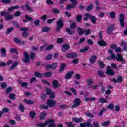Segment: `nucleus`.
Masks as SVG:
<instances>
[{"label":"nucleus","instance_id":"7c9ffc66","mask_svg":"<svg viewBox=\"0 0 127 127\" xmlns=\"http://www.w3.org/2000/svg\"><path fill=\"white\" fill-rule=\"evenodd\" d=\"M14 16L13 15H7L5 17L6 20H11L13 19Z\"/></svg>","mask_w":127,"mask_h":127},{"label":"nucleus","instance_id":"2f4dec72","mask_svg":"<svg viewBox=\"0 0 127 127\" xmlns=\"http://www.w3.org/2000/svg\"><path fill=\"white\" fill-rule=\"evenodd\" d=\"M114 28V26H111L110 27H108L107 29V33L108 34H110L112 33V31H113V29Z\"/></svg>","mask_w":127,"mask_h":127},{"label":"nucleus","instance_id":"4468645a","mask_svg":"<svg viewBox=\"0 0 127 127\" xmlns=\"http://www.w3.org/2000/svg\"><path fill=\"white\" fill-rule=\"evenodd\" d=\"M64 24L63 23V21L62 20L60 19L57 22V26L58 27V30H59L58 28H60V27H63Z\"/></svg>","mask_w":127,"mask_h":127},{"label":"nucleus","instance_id":"aec40b11","mask_svg":"<svg viewBox=\"0 0 127 127\" xmlns=\"http://www.w3.org/2000/svg\"><path fill=\"white\" fill-rule=\"evenodd\" d=\"M17 65H18V62H14L12 65L9 68V71H12V70L15 69V67H16V66H17Z\"/></svg>","mask_w":127,"mask_h":127},{"label":"nucleus","instance_id":"09e8293b","mask_svg":"<svg viewBox=\"0 0 127 127\" xmlns=\"http://www.w3.org/2000/svg\"><path fill=\"white\" fill-rule=\"evenodd\" d=\"M86 115L87 117H89L90 118H94V115H93L90 112H87Z\"/></svg>","mask_w":127,"mask_h":127},{"label":"nucleus","instance_id":"72a5a7b5","mask_svg":"<svg viewBox=\"0 0 127 127\" xmlns=\"http://www.w3.org/2000/svg\"><path fill=\"white\" fill-rule=\"evenodd\" d=\"M87 84L88 85V86H89V87H91L92 86V84H93V83H94V81L93 80V79H89L87 80Z\"/></svg>","mask_w":127,"mask_h":127},{"label":"nucleus","instance_id":"f3484780","mask_svg":"<svg viewBox=\"0 0 127 127\" xmlns=\"http://www.w3.org/2000/svg\"><path fill=\"white\" fill-rule=\"evenodd\" d=\"M14 42H15V43H18L19 44H20L21 45H22V44H24V43H25V42H24V41H20V40H19V39L17 38H15L14 39Z\"/></svg>","mask_w":127,"mask_h":127},{"label":"nucleus","instance_id":"4be33fe9","mask_svg":"<svg viewBox=\"0 0 127 127\" xmlns=\"http://www.w3.org/2000/svg\"><path fill=\"white\" fill-rule=\"evenodd\" d=\"M23 102L25 104H27V105H33V104H34V102L33 101L27 99L24 100Z\"/></svg>","mask_w":127,"mask_h":127},{"label":"nucleus","instance_id":"5701e85b","mask_svg":"<svg viewBox=\"0 0 127 127\" xmlns=\"http://www.w3.org/2000/svg\"><path fill=\"white\" fill-rule=\"evenodd\" d=\"M114 51L112 50L108 51V53H110L112 59H116V55L113 53Z\"/></svg>","mask_w":127,"mask_h":127},{"label":"nucleus","instance_id":"58836bf2","mask_svg":"<svg viewBox=\"0 0 127 127\" xmlns=\"http://www.w3.org/2000/svg\"><path fill=\"white\" fill-rule=\"evenodd\" d=\"M53 56V55L52 54H49L45 57V59L46 60H50Z\"/></svg>","mask_w":127,"mask_h":127},{"label":"nucleus","instance_id":"a19ab883","mask_svg":"<svg viewBox=\"0 0 127 127\" xmlns=\"http://www.w3.org/2000/svg\"><path fill=\"white\" fill-rule=\"evenodd\" d=\"M82 17H83V16L82 15H78L76 17V19L77 22H80L82 19Z\"/></svg>","mask_w":127,"mask_h":127},{"label":"nucleus","instance_id":"f03ea898","mask_svg":"<svg viewBox=\"0 0 127 127\" xmlns=\"http://www.w3.org/2000/svg\"><path fill=\"white\" fill-rule=\"evenodd\" d=\"M85 15L86 17L84 18V20H88V18H90L91 21H92V23H94V24H95L97 22V18H96L95 16H91L90 14L88 13H85Z\"/></svg>","mask_w":127,"mask_h":127},{"label":"nucleus","instance_id":"de8ad7c7","mask_svg":"<svg viewBox=\"0 0 127 127\" xmlns=\"http://www.w3.org/2000/svg\"><path fill=\"white\" fill-rule=\"evenodd\" d=\"M107 109H109V110H113L114 109V104L113 103H110L107 106Z\"/></svg>","mask_w":127,"mask_h":127},{"label":"nucleus","instance_id":"c85d7f7f","mask_svg":"<svg viewBox=\"0 0 127 127\" xmlns=\"http://www.w3.org/2000/svg\"><path fill=\"white\" fill-rule=\"evenodd\" d=\"M46 112H42L40 114V119L41 120H43L45 117H46Z\"/></svg>","mask_w":127,"mask_h":127},{"label":"nucleus","instance_id":"79ce46f5","mask_svg":"<svg viewBox=\"0 0 127 127\" xmlns=\"http://www.w3.org/2000/svg\"><path fill=\"white\" fill-rule=\"evenodd\" d=\"M45 77H51L52 76V72H46L44 73Z\"/></svg>","mask_w":127,"mask_h":127},{"label":"nucleus","instance_id":"a18cd8bd","mask_svg":"<svg viewBox=\"0 0 127 127\" xmlns=\"http://www.w3.org/2000/svg\"><path fill=\"white\" fill-rule=\"evenodd\" d=\"M109 15L111 18H115V16H116V13H115V12H111L110 13Z\"/></svg>","mask_w":127,"mask_h":127},{"label":"nucleus","instance_id":"393cba45","mask_svg":"<svg viewBox=\"0 0 127 127\" xmlns=\"http://www.w3.org/2000/svg\"><path fill=\"white\" fill-rule=\"evenodd\" d=\"M96 59H97V56H92L90 59V63H95L96 61Z\"/></svg>","mask_w":127,"mask_h":127},{"label":"nucleus","instance_id":"864d4df0","mask_svg":"<svg viewBox=\"0 0 127 127\" xmlns=\"http://www.w3.org/2000/svg\"><path fill=\"white\" fill-rule=\"evenodd\" d=\"M94 7V6L93 4H91L90 5L88 6L87 8V10L89 11L90 10H92L93 9V8Z\"/></svg>","mask_w":127,"mask_h":127},{"label":"nucleus","instance_id":"6e6d98bb","mask_svg":"<svg viewBox=\"0 0 127 127\" xmlns=\"http://www.w3.org/2000/svg\"><path fill=\"white\" fill-rule=\"evenodd\" d=\"M19 109L21 112H23V111H24V107L22 104H20L19 106Z\"/></svg>","mask_w":127,"mask_h":127},{"label":"nucleus","instance_id":"ddd939ff","mask_svg":"<svg viewBox=\"0 0 127 127\" xmlns=\"http://www.w3.org/2000/svg\"><path fill=\"white\" fill-rule=\"evenodd\" d=\"M106 74H107V75H109L110 76H113V75H115V72L111 69V67L110 66H108Z\"/></svg>","mask_w":127,"mask_h":127},{"label":"nucleus","instance_id":"b1692460","mask_svg":"<svg viewBox=\"0 0 127 127\" xmlns=\"http://www.w3.org/2000/svg\"><path fill=\"white\" fill-rule=\"evenodd\" d=\"M74 74V71H70L65 76V79H71Z\"/></svg>","mask_w":127,"mask_h":127},{"label":"nucleus","instance_id":"7ed1b4c3","mask_svg":"<svg viewBox=\"0 0 127 127\" xmlns=\"http://www.w3.org/2000/svg\"><path fill=\"white\" fill-rule=\"evenodd\" d=\"M78 32L79 34L82 35V34H85V35H89L90 33H91V30L88 29L86 30H84L82 29L81 28H77Z\"/></svg>","mask_w":127,"mask_h":127},{"label":"nucleus","instance_id":"603ef678","mask_svg":"<svg viewBox=\"0 0 127 127\" xmlns=\"http://www.w3.org/2000/svg\"><path fill=\"white\" fill-rule=\"evenodd\" d=\"M99 101L100 103H108L107 100L104 98H100L99 99Z\"/></svg>","mask_w":127,"mask_h":127},{"label":"nucleus","instance_id":"cd10ccee","mask_svg":"<svg viewBox=\"0 0 127 127\" xmlns=\"http://www.w3.org/2000/svg\"><path fill=\"white\" fill-rule=\"evenodd\" d=\"M17 8H19V7H18V6H12L8 8V11H12V10H14V9H17Z\"/></svg>","mask_w":127,"mask_h":127},{"label":"nucleus","instance_id":"dca6fc26","mask_svg":"<svg viewBox=\"0 0 127 127\" xmlns=\"http://www.w3.org/2000/svg\"><path fill=\"white\" fill-rule=\"evenodd\" d=\"M70 48V46L69 45H64L62 47V51L63 52H65V51H67Z\"/></svg>","mask_w":127,"mask_h":127},{"label":"nucleus","instance_id":"4c0bfd02","mask_svg":"<svg viewBox=\"0 0 127 127\" xmlns=\"http://www.w3.org/2000/svg\"><path fill=\"white\" fill-rule=\"evenodd\" d=\"M121 46H123L124 49H127V43L125 41H122L121 43ZM124 46H126L124 47Z\"/></svg>","mask_w":127,"mask_h":127},{"label":"nucleus","instance_id":"0e129e2a","mask_svg":"<svg viewBox=\"0 0 127 127\" xmlns=\"http://www.w3.org/2000/svg\"><path fill=\"white\" fill-rule=\"evenodd\" d=\"M9 97L10 99H11V100H13L15 98V95H14L13 94H10L9 95Z\"/></svg>","mask_w":127,"mask_h":127},{"label":"nucleus","instance_id":"c03bdc74","mask_svg":"<svg viewBox=\"0 0 127 127\" xmlns=\"http://www.w3.org/2000/svg\"><path fill=\"white\" fill-rule=\"evenodd\" d=\"M88 49H89V46H86L84 48L80 49V52L81 53L86 52Z\"/></svg>","mask_w":127,"mask_h":127},{"label":"nucleus","instance_id":"bb28decb","mask_svg":"<svg viewBox=\"0 0 127 127\" xmlns=\"http://www.w3.org/2000/svg\"><path fill=\"white\" fill-rule=\"evenodd\" d=\"M98 44H99L100 46H106L107 45L106 42L103 40L98 41Z\"/></svg>","mask_w":127,"mask_h":127},{"label":"nucleus","instance_id":"6e6552de","mask_svg":"<svg viewBox=\"0 0 127 127\" xmlns=\"http://www.w3.org/2000/svg\"><path fill=\"white\" fill-rule=\"evenodd\" d=\"M115 59H116V60H117V61H119L120 62H122V64H125V63H126V61L123 58V56H122V55H121L120 54H117L116 55Z\"/></svg>","mask_w":127,"mask_h":127},{"label":"nucleus","instance_id":"4d7b16f0","mask_svg":"<svg viewBox=\"0 0 127 127\" xmlns=\"http://www.w3.org/2000/svg\"><path fill=\"white\" fill-rule=\"evenodd\" d=\"M25 7L27 8L28 12H31V11H32V9L30 8V7L28 4H26Z\"/></svg>","mask_w":127,"mask_h":127},{"label":"nucleus","instance_id":"ea45409f","mask_svg":"<svg viewBox=\"0 0 127 127\" xmlns=\"http://www.w3.org/2000/svg\"><path fill=\"white\" fill-rule=\"evenodd\" d=\"M10 52H12V53H16V54H17L18 53L17 50L13 48H11L10 49Z\"/></svg>","mask_w":127,"mask_h":127},{"label":"nucleus","instance_id":"1a4fd4ad","mask_svg":"<svg viewBox=\"0 0 127 127\" xmlns=\"http://www.w3.org/2000/svg\"><path fill=\"white\" fill-rule=\"evenodd\" d=\"M47 95H50V99H54L55 98V93L51 91L50 89L47 88L46 90Z\"/></svg>","mask_w":127,"mask_h":127},{"label":"nucleus","instance_id":"e2e57ef3","mask_svg":"<svg viewBox=\"0 0 127 127\" xmlns=\"http://www.w3.org/2000/svg\"><path fill=\"white\" fill-rule=\"evenodd\" d=\"M93 127H100V125L98 122H93Z\"/></svg>","mask_w":127,"mask_h":127},{"label":"nucleus","instance_id":"2eb2a0df","mask_svg":"<svg viewBox=\"0 0 127 127\" xmlns=\"http://www.w3.org/2000/svg\"><path fill=\"white\" fill-rule=\"evenodd\" d=\"M52 85L53 87H54L56 89L57 88H59L60 86V84L58 82L57 80H53L52 82Z\"/></svg>","mask_w":127,"mask_h":127},{"label":"nucleus","instance_id":"052dcab7","mask_svg":"<svg viewBox=\"0 0 127 127\" xmlns=\"http://www.w3.org/2000/svg\"><path fill=\"white\" fill-rule=\"evenodd\" d=\"M3 3H10V0H1Z\"/></svg>","mask_w":127,"mask_h":127},{"label":"nucleus","instance_id":"13d9d810","mask_svg":"<svg viewBox=\"0 0 127 127\" xmlns=\"http://www.w3.org/2000/svg\"><path fill=\"white\" fill-rule=\"evenodd\" d=\"M7 85L6 83H1V87L2 88V89H5V88H6L7 87Z\"/></svg>","mask_w":127,"mask_h":127},{"label":"nucleus","instance_id":"423d86ee","mask_svg":"<svg viewBox=\"0 0 127 127\" xmlns=\"http://www.w3.org/2000/svg\"><path fill=\"white\" fill-rule=\"evenodd\" d=\"M70 1L72 2L73 4L68 5L67 7V10H70L72 8H74V7L78 4L77 2V0H70Z\"/></svg>","mask_w":127,"mask_h":127},{"label":"nucleus","instance_id":"f704fd0d","mask_svg":"<svg viewBox=\"0 0 127 127\" xmlns=\"http://www.w3.org/2000/svg\"><path fill=\"white\" fill-rule=\"evenodd\" d=\"M34 76L37 78H42L43 77L42 74L37 72L34 73Z\"/></svg>","mask_w":127,"mask_h":127},{"label":"nucleus","instance_id":"39448f33","mask_svg":"<svg viewBox=\"0 0 127 127\" xmlns=\"http://www.w3.org/2000/svg\"><path fill=\"white\" fill-rule=\"evenodd\" d=\"M119 22L122 27L125 26V15L123 14H120L119 15Z\"/></svg>","mask_w":127,"mask_h":127},{"label":"nucleus","instance_id":"680f3d73","mask_svg":"<svg viewBox=\"0 0 127 127\" xmlns=\"http://www.w3.org/2000/svg\"><path fill=\"white\" fill-rule=\"evenodd\" d=\"M85 40H86V39L83 37L80 39L79 41L78 42V43L81 44V43H83V42H85Z\"/></svg>","mask_w":127,"mask_h":127},{"label":"nucleus","instance_id":"0eeeda50","mask_svg":"<svg viewBox=\"0 0 127 127\" xmlns=\"http://www.w3.org/2000/svg\"><path fill=\"white\" fill-rule=\"evenodd\" d=\"M49 108H53L56 104V101L52 99H48L46 103Z\"/></svg>","mask_w":127,"mask_h":127},{"label":"nucleus","instance_id":"a211bd4d","mask_svg":"<svg viewBox=\"0 0 127 127\" xmlns=\"http://www.w3.org/2000/svg\"><path fill=\"white\" fill-rule=\"evenodd\" d=\"M77 54L68 53L66 54V57L68 58H75L77 57Z\"/></svg>","mask_w":127,"mask_h":127},{"label":"nucleus","instance_id":"3c124183","mask_svg":"<svg viewBox=\"0 0 127 127\" xmlns=\"http://www.w3.org/2000/svg\"><path fill=\"white\" fill-rule=\"evenodd\" d=\"M48 30H49V28H48L47 27H45L42 28V31H43V32H46L48 31Z\"/></svg>","mask_w":127,"mask_h":127},{"label":"nucleus","instance_id":"e433bc0d","mask_svg":"<svg viewBox=\"0 0 127 127\" xmlns=\"http://www.w3.org/2000/svg\"><path fill=\"white\" fill-rule=\"evenodd\" d=\"M65 124L67 127H75V124H73L72 122H65Z\"/></svg>","mask_w":127,"mask_h":127},{"label":"nucleus","instance_id":"5fc2aeb1","mask_svg":"<svg viewBox=\"0 0 127 127\" xmlns=\"http://www.w3.org/2000/svg\"><path fill=\"white\" fill-rule=\"evenodd\" d=\"M0 14H1V16H5V15H7V14H8V12H4V11H1Z\"/></svg>","mask_w":127,"mask_h":127},{"label":"nucleus","instance_id":"37998d69","mask_svg":"<svg viewBox=\"0 0 127 127\" xmlns=\"http://www.w3.org/2000/svg\"><path fill=\"white\" fill-rule=\"evenodd\" d=\"M30 116L32 119H34V117H35V112L34 111H31L29 113Z\"/></svg>","mask_w":127,"mask_h":127},{"label":"nucleus","instance_id":"412c9836","mask_svg":"<svg viewBox=\"0 0 127 127\" xmlns=\"http://www.w3.org/2000/svg\"><path fill=\"white\" fill-rule=\"evenodd\" d=\"M122 81H123V78L120 76H119L117 80L115 78H113V82L114 83H121Z\"/></svg>","mask_w":127,"mask_h":127},{"label":"nucleus","instance_id":"473e14b6","mask_svg":"<svg viewBox=\"0 0 127 127\" xmlns=\"http://www.w3.org/2000/svg\"><path fill=\"white\" fill-rule=\"evenodd\" d=\"M65 67H66V64L63 63L61 65V68H60V72H62V71L64 70L65 69Z\"/></svg>","mask_w":127,"mask_h":127},{"label":"nucleus","instance_id":"8fccbe9b","mask_svg":"<svg viewBox=\"0 0 127 127\" xmlns=\"http://www.w3.org/2000/svg\"><path fill=\"white\" fill-rule=\"evenodd\" d=\"M98 64H99V66H100L101 68H104L105 67V64H104L103 62L99 61L98 62Z\"/></svg>","mask_w":127,"mask_h":127},{"label":"nucleus","instance_id":"774afa93","mask_svg":"<svg viewBox=\"0 0 127 127\" xmlns=\"http://www.w3.org/2000/svg\"><path fill=\"white\" fill-rule=\"evenodd\" d=\"M41 108H42V109H47L48 108V105H42L40 106Z\"/></svg>","mask_w":127,"mask_h":127},{"label":"nucleus","instance_id":"bf43d9fd","mask_svg":"<svg viewBox=\"0 0 127 127\" xmlns=\"http://www.w3.org/2000/svg\"><path fill=\"white\" fill-rule=\"evenodd\" d=\"M13 30V28L12 27L8 28L6 31L7 34H8V33H10V32H11V31H12Z\"/></svg>","mask_w":127,"mask_h":127},{"label":"nucleus","instance_id":"f257e3e1","mask_svg":"<svg viewBox=\"0 0 127 127\" xmlns=\"http://www.w3.org/2000/svg\"><path fill=\"white\" fill-rule=\"evenodd\" d=\"M54 119H48L43 123H38L37 124V127H45L48 125V127H55V124L54 123Z\"/></svg>","mask_w":127,"mask_h":127},{"label":"nucleus","instance_id":"f8f14e48","mask_svg":"<svg viewBox=\"0 0 127 127\" xmlns=\"http://www.w3.org/2000/svg\"><path fill=\"white\" fill-rule=\"evenodd\" d=\"M23 61L25 62V63H27V62L29 61V56L26 52H24V58L23 59Z\"/></svg>","mask_w":127,"mask_h":127},{"label":"nucleus","instance_id":"c756f323","mask_svg":"<svg viewBox=\"0 0 127 127\" xmlns=\"http://www.w3.org/2000/svg\"><path fill=\"white\" fill-rule=\"evenodd\" d=\"M54 47V45L51 44V45H49L47 46V47L45 48V50H51L52 49H53Z\"/></svg>","mask_w":127,"mask_h":127},{"label":"nucleus","instance_id":"20e7f679","mask_svg":"<svg viewBox=\"0 0 127 127\" xmlns=\"http://www.w3.org/2000/svg\"><path fill=\"white\" fill-rule=\"evenodd\" d=\"M92 123V119H89L86 123H82L80 124L81 127H92L93 125L91 124Z\"/></svg>","mask_w":127,"mask_h":127},{"label":"nucleus","instance_id":"49530a36","mask_svg":"<svg viewBox=\"0 0 127 127\" xmlns=\"http://www.w3.org/2000/svg\"><path fill=\"white\" fill-rule=\"evenodd\" d=\"M76 26H77V23H73L70 25V27L71 29H73V28H76Z\"/></svg>","mask_w":127,"mask_h":127},{"label":"nucleus","instance_id":"a878e982","mask_svg":"<svg viewBox=\"0 0 127 127\" xmlns=\"http://www.w3.org/2000/svg\"><path fill=\"white\" fill-rule=\"evenodd\" d=\"M6 53V50H5V48H2L1 49V53L2 56L5 57V56H6V54H5Z\"/></svg>","mask_w":127,"mask_h":127},{"label":"nucleus","instance_id":"338daca9","mask_svg":"<svg viewBox=\"0 0 127 127\" xmlns=\"http://www.w3.org/2000/svg\"><path fill=\"white\" fill-rule=\"evenodd\" d=\"M96 100V98L92 97L91 98H85V101H95Z\"/></svg>","mask_w":127,"mask_h":127},{"label":"nucleus","instance_id":"6ab92c4d","mask_svg":"<svg viewBox=\"0 0 127 127\" xmlns=\"http://www.w3.org/2000/svg\"><path fill=\"white\" fill-rule=\"evenodd\" d=\"M72 121L75 123H81V122H83L84 120H83L82 118H78L77 117H75L72 119Z\"/></svg>","mask_w":127,"mask_h":127},{"label":"nucleus","instance_id":"c9c22d12","mask_svg":"<svg viewBox=\"0 0 127 127\" xmlns=\"http://www.w3.org/2000/svg\"><path fill=\"white\" fill-rule=\"evenodd\" d=\"M110 124H111V122L109 121H107L102 123V126H103V127H107V126L110 125Z\"/></svg>","mask_w":127,"mask_h":127},{"label":"nucleus","instance_id":"9b49d317","mask_svg":"<svg viewBox=\"0 0 127 127\" xmlns=\"http://www.w3.org/2000/svg\"><path fill=\"white\" fill-rule=\"evenodd\" d=\"M81 104V101L79 98H76L74 101V104L72 105V108H76V107H79Z\"/></svg>","mask_w":127,"mask_h":127},{"label":"nucleus","instance_id":"9d476101","mask_svg":"<svg viewBox=\"0 0 127 127\" xmlns=\"http://www.w3.org/2000/svg\"><path fill=\"white\" fill-rule=\"evenodd\" d=\"M58 64L56 63H53L51 65H47L46 66V69H53V70L57 68Z\"/></svg>","mask_w":127,"mask_h":127},{"label":"nucleus","instance_id":"69168bd1","mask_svg":"<svg viewBox=\"0 0 127 127\" xmlns=\"http://www.w3.org/2000/svg\"><path fill=\"white\" fill-rule=\"evenodd\" d=\"M28 35H29V34L26 32H24L22 33V36L24 37H27Z\"/></svg>","mask_w":127,"mask_h":127}]
</instances>
